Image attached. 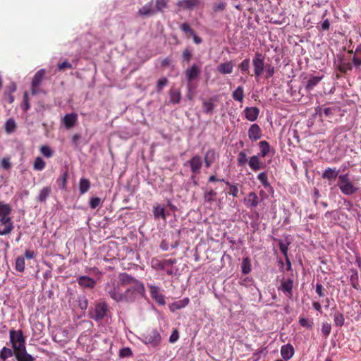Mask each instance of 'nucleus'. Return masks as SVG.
<instances>
[{
  "label": "nucleus",
  "mask_w": 361,
  "mask_h": 361,
  "mask_svg": "<svg viewBox=\"0 0 361 361\" xmlns=\"http://www.w3.org/2000/svg\"><path fill=\"white\" fill-rule=\"evenodd\" d=\"M337 186L339 188L342 194L345 195H353L358 192L359 188L353 183L349 178L348 173L338 176Z\"/></svg>",
  "instance_id": "1"
},
{
  "label": "nucleus",
  "mask_w": 361,
  "mask_h": 361,
  "mask_svg": "<svg viewBox=\"0 0 361 361\" xmlns=\"http://www.w3.org/2000/svg\"><path fill=\"white\" fill-rule=\"evenodd\" d=\"M145 293V286L142 283H137L136 286H133L127 288L121 295V301L125 302H133L137 295H144Z\"/></svg>",
  "instance_id": "2"
},
{
  "label": "nucleus",
  "mask_w": 361,
  "mask_h": 361,
  "mask_svg": "<svg viewBox=\"0 0 361 361\" xmlns=\"http://www.w3.org/2000/svg\"><path fill=\"white\" fill-rule=\"evenodd\" d=\"M9 338L11 347L16 352L26 348L25 338L21 330H10Z\"/></svg>",
  "instance_id": "3"
},
{
  "label": "nucleus",
  "mask_w": 361,
  "mask_h": 361,
  "mask_svg": "<svg viewBox=\"0 0 361 361\" xmlns=\"http://www.w3.org/2000/svg\"><path fill=\"white\" fill-rule=\"evenodd\" d=\"M201 74V65L193 63L189 66L185 71L184 75L187 80L188 91L192 90V82L197 80Z\"/></svg>",
  "instance_id": "4"
},
{
  "label": "nucleus",
  "mask_w": 361,
  "mask_h": 361,
  "mask_svg": "<svg viewBox=\"0 0 361 361\" xmlns=\"http://www.w3.org/2000/svg\"><path fill=\"white\" fill-rule=\"evenodd\" d=\"M265 56L264 54L259 52L255 54L254 58L252 59V66L254 70V75L256 78H259L262 75L265 68Z\"/></svg>",
  "instance_id": "5"
},
{
  "label": "nucleus",
  "mask_w": 361,
  "mask_h": 361,
  "mask_svg": "<svg viewBox=\"0 0 361 361\" xmlns=\"http://www.w3.org/2000/svg\"><path fill=\"white\" fill-rule=\"evenodd\" d=\"M142 341L145 344L150 345L152 347H157L160 344L161 337L157 330L152 329L142 335Z\"/></svg>",
  "instance_id": "6"
},
{
  "label": "nucleus",
  "mask_w": 361,
  "mask_h": 361,
  "mask_svg": "<svg viewBox=\"0 0 361 361\" xmlns=\"http://www.w3.org/2000/svg\"><path fill=\"white\" fill-rule=\"evenodd\" d=\"M121 285L119 283H107L105 286V290L108 293V295L116 302H120L121 301V295L123 293L122 290L121 289Z\"/></svg>",
  "instance_id": "7"
},
{
  "label": "nucleus",
  "mask_w": 361,
  "mask_h": 361,
  "mask_svg": "<svg viewBox=\"0 0 361 361\" xmlns=\"http://www.w3.org/2000/svg\"><path fill=\"white\" fill-rule=\"evenodd\" d=\"M46 74L44 69L39 70L34 75L31 82V94L35 95L40 92L39 85Z\"/></svg>",
  "instance_id": "8"
},
{
  "label": "nucleus",
  "mask_w": 361,
  "mask_h": 361,
  "mask_svg": "<svg viewBox=\"0 0 361 361\" xmlns=\"http://www.w3.org/2000/svg\"><path fill=\"white\" fill-rule=\"evenodd\" d=\"M187 164L189 165L192 173H193L195 176L199 174L202 167V157L196 154L185 164V165Z\"/></svg>",
  "instance_id": "9"
},
{
  "label": "nucleus",
  "mask_w": 361,
  "mask_h": 361,
  "mask_svg": "<svg viewBox=\"0 0 361 361\" xmlns=\"http://www.w3.org/2000/svg\"><path fill=\"white\" fill-rule=\"evenodd\" d=\"M176 263V259H159L157 258H153L151 264L154 269L164 270L168 267H172Z\"/></svg>",
  "instance_id": "10"
},
{
  "label": "nucleus",
  "mask_w": 361,
  "mask_h": 361,
  "mask_svg": "<svg viewBox=\"0 0 361 361\" xmlns=\"http://www.w3.org/2000/svg\"><path fill=\"white\" fill-rule=\"evenodd\" d=\"M151 297L159 305H164L166 302L164 295L161 293L160 288L155 285H149Z\"/></svg>",
  "instance_id": "11"
},
{
  "label": "nucleus",
  "mask_w": 361,
  "mask_h": 361,
  "mask_svg": "<svg viewBox=\"0 0 361 361\" xmlns=\"http://www.w3.org/2000/svg\"><path fill=\"white\" fill-rule=\"evenodd\" d=\"M219 154L214 148L209 149L204 156V162L207 168H209L219 159Z\"/></svg>",
  "instance_id": "12"
},
{
  "label": "nucleus",
  "mask_w": 361,
  "mask_h": 361,
  "mask_svg": "<svg viewBox=\"0 0 361 361\" xmlns=\"http://www.w3.org/2000/svg\"><path fill=\"white\" fill-rule=\"evenodd\" d=\"M10 214L6 216H0V226L4 224H8L6 230L0 231V235H6L10 234L14 228L13 222L11 218L9 216Z\"/></svg>",
  "instance_id": "13"
},
{
  "label": "nucleus",
  "mask_w": 361,
  "mask_h": 361,
  "mask_svg": "<svg viewBox=\"0 0 361 361\" xmlns=\"http://www.w3.org/2000/svg\"><path fill=\"white\" fill-rule=\"evenodd\" d=\"M293 280L292 279H288L287 280L282 281L279 290H281L286 297L291 299L293 298Z\"/></svg>",
  "instance_id": "14"
},
{
  "label": "nucleus",
  "mask_w": 361,
  "mask_h": 361,
  "mask_svg": "<svg viewBox=\"0 0 361 361\" xmlns=\"http://www.w3.org/2000/svg\"><path fill=\"white\" fill-rule=\"evenodd\" d=\"M108 306L107 304L104 302H99L95 306V314L94 316V319L99 321L102 319L107 313Z\"/></svg>",
  "instance_id": "15"
},
{
  "label": "nucleus",
  "mask_w": 361,
  "mask_h": 361,
  "mask_svg": "<svg viewBox=\"0 0 361 361\" xmlns=\"http://www.w3.org/2000/svg\"><path fill=\"white\" fill-rule=\"evenodd\" d=\"M156 13L154 0L146 4L138 11V14L141 16H152Z\"/></svg>",
  "instance_id": "16"
},
{
  "label": "nucleus",
  "mask_w": 361,
  "mask_h": 361,
  "mask_svg": "<svg viewBox=\"0 0 361 361\" xmlns=\"http://www.w3.org/2000/svg\"><path fill=\"white\" fill-rule=\"evenodd\" d=\"M118 279V283L122 286L131 284L133 286H136L137 283H141L140 281L130 276L127 273L120 274Z\"/></svg>",
  "instance_id": "17"
},
{
  "label": "nucleus",
  "mask_w": 361,
  "mask_h": 361,
  "mask_svg": "<svg viewBox=\"0 0 361 361\" xmlns=\"http://www.w3.org/2000/svg\"><path fill=\"white\" fill-rule=\"evenodd\" d=\"M262 135L261 128L257 124L255 123L250 126L248 130V137L251 140L256 141L260 139Z\"/></svg>",
  "instance_id": "18"
},
{
  "label": "nucleus",
  "mask_w": 361,
  "mask_h": 361,
  "mask_svg": "<svg viewBox=\"0 0 361 361\" xmlns=\"http://www.w3.org/2000/svg\"><path fill=\"white\" fill-rule=\"evenodd\" d=\"M77 281L78 283L83 288H93L96 285V281L87 276H81L78 278Z\"/></svg>",
  "instance_id": "19"
},
{
  "label": "nucleus",
  "mask_w": 361,
  "mask_h": 361,
  "mask_svg": "<svg viewBox=\"0 0 361 361\" xmlns=\"http://www.w3.org/2000/svg\"><path fill=\"white\" fill-rule=\"evenodd\" d=\"M248 164L253 171H257L263 168V164L259 155H253L250 157Z\"/></svg>",
  "instance_id": "20"
},
{
  "label": "nucleus",
  "mask_w": 361,
  "mask_h": 361,
  "mask_svg": "<svg viewBox=\"0 0 361 361\" xmlns=\"http://www.w3.org/2000/svg\"><path fill=\"white\" fill-rule=\"evenodd\" d=\"M153 214L155 219H162L163 220L166 219V213L165 207L159 204H156L153 206Z\"/></svg>",
  "instance_id": "21"
},
{
  "label": "nucleus",
  "mask_w": 361,
  "mask_h": 361,
  "mask_svg": "<svg viewBox=\"0 0 361 361\" xmlns=\"http://www.w3.org/2000/svg\"><path fill=\"white\" fill-rule=\"evenodd\" d=\"M200 4V0H179L176 4L183 9H192L198 6Z\"/></svg>",
  "instance_id": "22"
},
{
  "label": "nucleus",
  "mask_w": 361,
  "mask_h": 361,
  "mask_svg": "<svg viewBox=\"0 0 361 361\" xmlns=\"http://www.w3.org/2000/svg\"><path fill=\"white\" fill-rule=\"evenodd\" d=\"M281 355L283 359L290 360L294 355V348L291 344L283 345L281 348Z\"/></svg>",
  "instance_id": "23"
},
{
  "label": "nucleus",
  "mask_w": 361,
  "mask_h": 361,
  "mask_svg": "<svg viewBox=\"0 0 361 361\" xmlns=\"http://www.w3.org/2000/svg\"><path fill=\"white\" fill-rule=\"evenodd\" d=\"M244 111L245 118L250 121H256L259 114L257 107H246Z\"/></svg>",
  "instance_id": "24"
},
{
  "label": "nucleus",
  "mask_w": 361,
  "mask_h": 361,
  "mask_svg": "<svg viewBox=\"0 0 361 361\" xmlns=\"http://www.w3.org/2000/svg\"><path fill=\"white\" fill-rule=\"evenodd\" d=\"M338 173L339 171L337 170L336 168H327L323 172L322 176L324 179H326L329 181L334 180L336 179L337 177L338 178Z\"/></svg>",
  "instance_id": "25"
},
{
  "label": "nucleus",
  "mask_w": 361,
  "mask_h": 361,
  "mask_svg": "<svg viewBox=\"0 0 361 361\" xmlns=\"http://www.w3.org/2000/svg\"><path fill=\"white\" fill-rule=\"evenodd\" d=\"M17 361H35V359L30 354L27 353L26 348L16 352Z\"/></svg>",
  "instance_id": "26"
},
{
  "label": "nucleus",
  "mask_w": 361,
  "mask_h": 361,
  "mask_svg": "<svg viewBox=\"0 0 361 361\" xmlns=\"http://www.w3.org/2000/svg\"><path fill=\"white\" fill-rule=\"evenodd\" d=\"M233 63L232 61L221 63L217 66V71L221 74H230L233 72Z\"/></svg>",
  "instance_id": "27"
},
{
  "label": "nucleus",
  "mask_w": 361,
  "mask_h": 361,
  "mask_svg": "<svg viewBox=\"0 0 361 361\" xmlns=\"http://www.w3.org/2000/svg\"><path fill=\"white\" fill-rule=\"evenodd\" d=\"M77 121V115L75 114H66L63 118V122L66 128L69 129L73 127Z\"/></svg>",
  "instance_id": "28"
},
{
  "label": "nucleus",
  "mask_w": 361,
  "mask_h": 361,
  "mask_svg": "<svg viewBox=\"0 0 361 361\" xmlns=\"http://www.w3.org/2000/svg\"><path fill=\"white\" fill-rule=\"evenodd\" d=\"M245 201L247 202L246 205L252 208L256 207L259 204V197L255 192H251L248 194Z\"/></svg>",
  "instance_id": "29"
},
{
  "label": "nucleus",
  "mask_w": 361,
  "mask_h": 361,
  "mask_svg": "<svg viewBox=\"0 0 361 361\" xmlns=\"http://www.w3.org/2000/svg\"><path fill=\"white\" fill-rule=\"evenodd\" d=\"M323 78L322 76H312L309 78V80L307 82L305 89L308 92L312 90L315 86L317 85V84L322 80Z\"/></svg>",
  "instance_id": "30"
},
{
  "label": "nucleus",
  "mask_w": 361,
  "mask_h": 361,
  "mask_svg": "<svg viewBox=\"0 0 361 361\" xmlns=\"http://www.w3.org/2000/svg\"><path fill=\"white\" fill-rule=\"evenodd\" d=\"M351 274L350 276V282L353 288L355 290L359 289V275L355 269L350 270Z\"/></svg>",
  "instance_id": "31"
},
{
  "label": "nucleus",
  "mask_w": 361,
  "mask_h": 361,
  "mask_svg": "<svg viewBox=\"0 0 361 361\" xmlns=\"http://www.w3.org/2000/svg\"><path fill=\"white\" fill-rule=\"evenodd\" d=\"M215 105L213 102V99L209 100H204L202 102V108L204 113L212 114L214 112Z\"/></svg>",
  "instance_id": "32"
},
{
  "label": "nucleus",
  "mask_w": 361,
  "mask_h": 361,
  "mask_svg": "<svg viewBox=\"0 0 361 361\" xmlns=\"http://www.w3.org/2000/svg\"><path fill=\"white\" fill-rule=\"evenodd\" d=\"M13 355L16 356V350L13 348L11 349L7 347H3L0 350V359L3 360L12 357Z\"/></svg>",
  "instance_id": "33"
},
{
  "label": "nucleus",
  "mask_w": 361,
  "mask_h": 361,
  "mask_svg": "<svg viewBox=\"0 0 361 361\" xmlns=\"http://www.w3.org/2000/svg\"><path fill=\"white\" fill-rule=\"evenodd\" d=\"M51 192V189L50 187L47 186L43 188L40 191L37 197V201L39 202H45L47 198L49 196L50 193Z\"/></svg>",
  "instance_id": "34"
},
{
  "label": "nucleus",
  "mask_w": 361,
  "mask_h": 361,
  "mask_svg": "<svg viewBox=\"0 0 361 361\" xmlns=\"http://www.w3.org/2000/svg\"><path fill=\"white\" fill-rule=\"evenodd\" d=\"M90 181L88 179L85 178H80V183H79V190H80V194L82 195V194H85V192H87L90 190Z\"/></svg>",
  "instance_id": "35"
},
{
  "label": "nucleus",
  "mask_w": 361,
  "mask_h": 361,
  "mask_svg": "<svg viewBox=\"0 0 361 361\" xmlns=\"http://www.w3.org/2000/svg\"><path fill=\"white\" fill-rule=\"evenodd\" d=\"M170 102L173 104H178L181 99L180 92L178 90L171 89L169 92Z\"/></svg>",
  "instance_id": "36"
},
{
  "label": "nucleus",
  "mask_w": 361,
  "mask_h": 361,
  "mask_svg": "<svg viewBox=\"0 0 361 361\" xmlns=\"http://www.w3.org/2000/svg\"><path fill=\"white\" fill-rule=\"evenodd\" d=\"M46 166V162L40 157H37L35 159L33 163V169L37 171H41L44 169Z\"/></svg>",
  "instance_id": "37"
},
{
  "label": "nucleus",
  "mask_w": 361,
  "mask_h": 361,
  "mask_svg": "<svg viewBox=\"0 0 361 361\" xmlns=\"http://www.w3.org/2000/svg\"><path fill=\"white\" fill-rule=\"evenodd\" d=\"M245 97L243 87L242 86H239L237 89L233 91L232 94V97L234 100L242 102Z\"/></svg>",
  "instance_id": "38"
},
{
  "label": "nucleus",
  "mask_w": 361,
  "mask_h": 361,
  "mask_svg": "<svg viewBox=\"0 0 361 361\" xmlns=\"http://www.w3.org/2000/svg\"><path fill=\"white\" fill-rule=\"evenodd\" d=\"M259 146L260 149L259 156L262 157H265L270 149L269 144L267 141L263 140L259 142Z\"/></svg>",
  "instance_id": "39"
},
{
  "label": "nucleus",
  "mask_w": 361,
  "mask_h": 361,
  "mask_svg": "<svg viewBox=\"0 0 361 361\" xmlns=\"http://www.w3.org/2000/svg\"><path fill=\"white\" fill-rule=\"evenodd\" d=\"M192 51L188 49L185 48L181 56V63L183 66L185 64H188L192 59Z\"/></svg>",
  "instance_id": "40"
},
{
  "label": "nucleus",
  "mask_w": 361,
  "mask_h": 361,
  "mask_svg": "<svg viewBox=\"0 0 361 361\" xmlns=\"http://www.w3.org/2000/svg\"><path fill=\"white\" fill-rule=\"evenodd\" d=\"M353 68V66L350 62H345L344 61H341L338 66V69L341 73H346L348 71H350Z\"/></svg>",
  "instance_id": "41"
},
{
  "label": "nucleus",
  "mask_w": 361,
  "mask_h": 361,
  "mask_svg": "<svg viewBox=\"0 0 361 361\" xmlns=\"http://www.w3.org/2000/svg\"><path fill=\"white\" fill-rule=\"evenodd\" d=\"M217 193L214 190L206 191L204 194V200L205 202L212 204L215 201Z\"/></svg>",
  "instance_id": "42"
},
{
  "label": "nucleus",
  "mask_w": 361,
  "mask_h": 361,
  "mask_svg": "<svg viewBox=\"0 0 361 361\" xmlns=\"http://www.w3.org/2000/svg\"><path fill=\"white\" fill-rule=\"evenodd\" d=\"M239 69L241 71L243 74H250V59L247 58L244 59L239 65Z\"/></svg>",
  "instance_id": "43"
},
{
  "label": "nucleus",
  "mask_w": 361,
  "mask_h": 361,
  "mask_svg": "<svg viewBox=\"0 0 361 361\" xmlns=\"http://www.w3.org/2000/svg\"><path fill=\"white\" fill-rule=\"evenodd\" d=\"M241 269L244 274H248L251 271V262L249 257H245L243 259Z\"/></svg>",
  "instance_id": "44"
},
{
  "label": "nucleus",
  "mask_w": 361,
  "mask_h": 361,
  "mask_svg": "<svg viewBox=\"0 0 361 361\" xmlns=\"http://www.w3.org/2000/svg\"><path fill=\"white\" fill-rule=\"evenodd\" d=\"M334 321L336 326H342L345 321L343 314L340 312H336L334 314Z\"/></svg>",
  "instance_id": "45"
},
{
  "label": "nucleus",
  "mask_w": 361,
  "mask_h": 361,
  "mask_svg": "<svg viewBox=\"0 0 361 361\" xmlns=\"http://www.w3.org/2000/svg\"><path fill=\"white\" fill-rule=\"evenodd\" d=\"M5 130L7 133H12L16 128V123L13 118H9L5 123Z\"/></svg>",
  "instance_id": "46"
},
{
  "label": "nucleus",
  "mask_w": 361,
  "mask_h": 361,
  "mask_svg": "<svg viewBox=\"0 0 361 361\" xmlns=\"http://www.w3.org/2000/svg\"><path fill=\"white\" fill-rule=\"evenodd\" d=\"M154 2V8L156 13L159 11H162L164 8L167 7V4L169 3V0H156Z\"/></svg>",
  "instance_id": "47"
},
{
  "label": "nucleus",
  "mask_w": 361,
  "mask_h": 361,
  "mask_svg": "<svg viewBox=\"0 0 361 361\" xmlns=\"http://www.w3.org/2000/svg\"><path fill=\"white\" fill-rule=\"evenodd\" d=\"M11 207L4 202L0 201V216H6L11 212Z\"/></svg>",
  "instance_id": "48"
},
{
  "label": "nucleus",
  "mask_w": 361,
  "mask_h": 361,
  "mask_svg": "<svg viewBox=\"0 0 361 361\" xmlns=\"http://www.w3.org/2000/svg\"><path fill=\"white\" fill-rule=\"evenodd\" d=\"M257 179L262 183L265 188H271V185L268 181V177L266 172H262L258 174Z\"/></svg>",
  "instance_id": "49"
},
{
  "label": "nucleus",
  "mask_w": 361,
  "mask_h": 361,
  "mask_svg": "<svg viewBox=\"0 0 361 361\" xmlns=\"http://www.w3.org/2000/svg\"><path fill=\"white\" fill-rule=\"evenodd\" d=\"M238 165L239 166H244L248 161L247 159V154L245 152L241 151L239 152L237 158Z\"/></svg>",
  "instance_id": "50"
},
{
  "label": "nucleus",
  "mask_w": 361,
  "mask_h": 361,
  "mask_svg": "<svg viewBox=\"0 0 361 361\" xmlns=\"http://www.w3.org/2000/svg\"><path fill=\"white\" fill-rule=\"evenodd\" d=\"M40 152L47 158H50L53 156V150L47 145H42L40 147Z\"/></svg>",
  "instance_id": "51"
},
{
  "label": "nucleus",
  "mask_w": 361,
  "mask_h": 361,
  "mask_svg": "<svg viewBox=\"0 0 361 361\" xmlns=\"http://www.w3.org/2000/svg\"><path fill=\"white\" fill-rule=\"evenodd\" d=\"M16 269L18 271L23 272L25 269V259L22 257H19L16 260Z\"/></svg>",
  "instance_id": "52"
},
{
  "label": "nucleus",
  "mask_w": 361,
  "mask_h": 361,
  "mask_svg": "<svg viewBox=\"0 0 361 361\" xmlns=\"http://www.w3.org/2000/svg\"><path fill=\"white\" fill-rule=\"evenodd\" d=\"M331 331V326L328 322H323L322 325V333L325 338H327Z\"/></svg>",
  "instance_id": "53"
},
{
  "label": "nucleus",
  "mask_w": 361,
  "mask_h": 361,
  "mask_svg": "<svg viewBox=\"0 0 361 361\" xmlns=\"http://www.w3.org/2000/svg\"><path fill=\"white\" fill-rule=\"evenodd\" d=\"M299 324L305 328L311 329L313 325V322L312 320H309L305 317H300L299 318Z\"/></svg>",
  "instance_id": "54"
},
{
  "label": "nucleus",
  "mask_w": 361,
  "mask_h": 361,
  "mask_svg": "<svg viewBox=\"0 0 361 361\" xmlns=\"http://www.w3.org/2000/svg\"><path fill=\"white\" fill-rule=\"evenodd\" d=\"M225 183L229 186L228 194L233 197H237L239 192L238 186L236 185H231L228 181H226Z\"/></svg>",
  "instance_id": "55"
},
{
  "label": "nucleus",
  "mask_w": 361,
  "mask_h": 361,
  "mask_svg": "<svg viewBox=\"0 0 361 361\" xmlns=\"http://www.w3.org/2000/svg\"><path fill=\"white\" fill-rule=\"evenodd\" d=\"M315 291L320 298H323L326 295V290L324 287L319 283L316 284Z\"/></svg>",
  "instance_id": "56"
},
{
  "label": "nucleus",
  "mask_w": 361,
  "mask_h": 361,
  "mask_svg": "<svg viewBox=\"0 0 361 361\" xmlns=\"http://www.w3.org/2000/svg\"><path fill=\"white\" fill-rule=\"evenodd\" d=\"M102 204V201L99 197H92L90 200V206L92 209H96Z\"/></svg>",
  "instance_id": "57"
},
{
  "label": "nucleus",
  "mask_w": 361,
  "mask_h": 361,
  "mask_svg": "<svg viewBox=\"0 0 361 361\" xmlns=\"http://www.w3.org/2000/svg\"><path fill=\"white\" fill-rule=\"evenodd\" d=\"M264 71L266 72L265 78L267 79L271 78L275 72L274 67L270 64L266 65Z\"/></svg>",
  "instance_id": "58"
},
{
  "label": "nucleus",
  "mask_w": 361,
  "mask_h": 361,
  "mask_svg": "<svg viewBox=\"0 0 361 361\" xmlns=\"http://www.w3.org/2000/svg\"><path fill=\"white\" fill-rule=\"evenodd\" d=\"M133 355L132 350L130 348H123L120 350L119 356L121 357H128Z\"/></svg>",
  "instance_id": "59"
},
{
  "label": "nucleus",
  "mask_w": 361,
  "mask_h": 361,
  "mask_svg": "<svg viewBox=\"0 0 361 361\" xmlns=\"http://www.w3.org/2000/svg\"><path fill=\"white\" fill-rule=\"evenodd\" d=\"M168 83V80L167 78H162L161 79H159L158 81H157V92H161L162 88L166 85Z\"/></svg>",
  "instance_id": "60"
},
{
  "label": "nucleus",
  "mask_w": 361,
  "mask_h": 361,
  "mask_svg": "<svg viewBox=\"0 0 361 361\" xmlns=\"http://www.w3.org/2000/svg\"><path fill=\"white\" fill-rule=\"evenodd\" d=\"M180 30L185 33H189L190 35H193L194 32V30L188 23H183L180 25Z\"/></svg>",
  "instance_id": "61"
},
{
  "label": "nucleus",
  "mask_w": 361,
  "mask_h": 361,
  "mask_svg": "<svg viewBox=\"0 0 361 361\" xmlns=\"http://www.w3.org/2000/svg\"><path fill=\"white\" fill-rule=\"evenodd\" d=\"M72 68H73L72 64L66 61H63L61 63L58 64V69L59 71H63L65 69H72Z\"/></svg>",
  "instance_id": "62"
},
{
  "label": "nucleus",
  "mask_w": 361,
  "mask_h": 361,
  "mask_svg": "<svg viewBox=\"0 0 361 361\" xmlns=\"http://www.w3.org/2000/svg\"><path fill=\"white\" fill-rule=\"evenodd\" d=\"M1 166L4 169H9L11 166L10 159L8 158H3L1 162Z\"/></svg>",
  "instance_id": "63"
},
{
  "label": "nucleus",
  "mask_w": 361,
  "mask_h": 361,
  "mask_svg": "<svg viewBox=\"0 0 361 361\" xmlns=\"http://www.w3.org/2000/svg\"><path fill=\"white\" fill-rule=\"evenodd\" d=\"M279 248H280V250L281 251V252L283 254V255L286 257V256H288V244H286L283 242H280Z\"/></svg>",
  "instance_id": "64"
}]
</instances>
